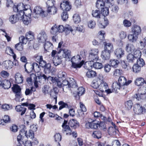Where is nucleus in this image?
I'll return each instance as SVG.
<instances>
[{
  "mask_svg": "<svg viewBox=\"0 0 146 146\" xmlns=\"http://www.w3.org/2000/svg\"><path fill=\"white\" fill-rule=\"evenodd\" d=\"M9 20L12 23L14 24L19 21V18L16 14H14L10 16Z\"/></svg>",
  "mask_w": 146,
  "mask_h": 146,
  "instance_id": "obj_39",
  "label": "nucleus"
},
{
  "mask_svg": "<svg viewBox=\"0 0 146 146\" xmlns=\"http://www.w3.org/2000/svg\"><path fill=\"white\" fill-rule=\"evenodd\" d=\"M13 63L10 60H7L4 61L3 63V66L6 69H10L12 68Z\"/></svg>",
  "mask_w": 146,
  "mask_h": 146,
  "instance_id": "obj_30",
  "label": "nucleus"
},
{
  "mask_svg": "<svg viewBox=\"0 0 146 146\" xmlns=\"http://www.w3.org/2000/svg\"><path fill=\"white\" fill-rule=\"evenodd\" d=\"M11 84L10 82L8 80H5L3 82L2 87L4 89H8L10 88Z\"/></svg>",
  "mask_w": 146,
  "mask_h": 146,
  "instance_id": "obj_36",
  "label": "nucleus"
},
{
  "mask_svg": "<svg viewBox=\"0 0 146 146\" xmlns=\"http://www.w3.org/2000/svg\"><path fill=\"white\" fill-rule=\"evenodd\" d=\"M43 57L41 56H38L35 58V60L37 62H38L40 66L42 68L45 66L46 62L45 60H43Z\"/></svg>",
  "mask_w": 146,
  "mask_h": 146,
  "instance_id": "obj_14",
  "label": "nucleus"
},
{
  "mask_svg": "<svg viewBox=\"0 0 146 146\" xmlns=\"http://www.w3.org/2000/svg\"><path fill=\"white\" fill-rule=\"evenodd\" d=\"M69 109V113L70 115L72 116H74L75 115V112L73 107L70 105L68 108Z\"/></svg>",
  "mask_w": 146,
  "mask_h": 146,
  "instance_id": "obj_61",
  "label": "nucleus"
},
{
  "mask_svg": "<svg viewBox=\"0 0 146 146\" xmlns=\"http://www.w3.org/2000/svg\"><path fill=\"white\" fill-rule=\"evenodd\" d=\"M111 65L113 67L116 68L118 66L119 63V61L115 59H111L110 61Z\"/></svg>",
  "mask_w": 146,
  "mask_h": 146,
  "instance_id": "obj_57",
  "label": "nucleus"
},
{
  "mask_svg": "<svg viewBox=\"0 0 146 146\" xmlns=\"http://www.w3.org/2000/svg\"><path fill=\"white\" fill-rule=\"evenodd\" d=\"M67 121L64 120L62 125V131L64 133H66H66H70L72 131V130L70 128V126L67 125Z\"/></svg>",
  "mask_w": 146,
  "mask_h": 146,
  "instance_id": "obj_9",
  "label": "nucleus"
},
{
  "mask_svg": "<svg viewBox=\"0 0 146 146\" xmlns=\"http://www.w3.org/2000/svg\"><path fill=\"white\" fill-rule=\"evenodd\" d=\"M146 81L142 78H138L135 80V83L137 86L142 85L144 83H145Z\"/></svg>",
  "mask_w": 146,
  "mask_h": 146,
  "instance_id": "obj_33",
  "label": "nucleus"
},
{
  "mask_svg": "<svg viewBox=\"0 0 146 146\" xmlns=\"http://www.w3.org/2000/svg\"><path fill=\"white\" fill-rule=\"evenodd\" d=\"M131 31L132 33L138 36L141 33V30L140 26L137 25H135L132 27Z\"/></svg>",
  "mask_w": 146,
  "mask_h": 146,
  "instance_id": "obj_18",
  "label": "nucleus"
},
{
  "mask_svg": "<svg viewBox=\"0 0 146 146\" xmlns=\"http://www.w3.org/2000/svg\"><path fill=\"white\" fill-rule=\"evenodd\" d=\"M24 128L20 130L19 134L17 137V140L19 143H21V142L22 143H24L23 141V135H24V133H25V128L24 125L23 126Z\"/></svg>",
  "mask_w": 146,
  "mask_h": 146,
  "instance_id": "obj_15",
  "label": "nucleus"
},
{
  "mask_svg": "<svg viewBox=\"0 0 146 146\" xmlns=\"http://www.w3.org/2000/svg\"><path fill=\"white\" fill-rule=\"evenodd\" d=\"M23 44L21 42H19L15 45V48L17 50L19 51H22L23 49Z\"/></svg>",
  "mask_w": 146,
  "mask_h": 146,
  "instance_id": "obj_64",
  "label": "nucleus"
},
{
  "mask_svg": "<svg viewBox=\"0 0 146 146\" xmlns=\"http://www.w3.org/2000/svg\"><path fill=\"white\" fill-rule=\"evenodd\" d=\"M134 113L136 114L140 115L143 114L146 112V108L142 106L140 104H135L133 108Z\"/></svg>",
  "mask_w": 146,
  "mask_h": 146,
  "instance_id": "obj_4",
  "label": "nucleus"
},
{
  "mask_svg": "<svg viewBox=\"0 0 146 146\" xmlns=\"http://www.w3.org/2000/svg\"><path fill=\"white\" fill-rule=\"evenodd\" d=\"M12 89L13 92H15L16 94H18V93H21V88L19 86L17 85H14V86L12 88Z\"/></svg>",
  "mask_w": 146,
  "mask_h": 146,
  "instance_id": "obj_46",
  "label": "nucleus"
},
{
  "mask_svg": "<svg viewBox=\"0 0 146 146\" xmlns=\"http://www.w3.org/2000/svg\"><path fill=\"white\" fill-rule=\"evenodd\" d=\"M60 7L64 11H68L71 8V5L69 2L66 1H64L60 4Z\"/></svg>",
  "mask_w": 146,
  "mask_h": 146,
  "instance_id": "obj_11",
  "label": "nucleus"
},
{
  "mask_svg": "<svg viewBox=\"0 0 146 146\" xmlns=\"http://www.w3.org/2000/svg\"><path fill=\"white\" fill-rule=\"evenodd\" d=\"M54 83L55 84H56L57 85L59 88L63 87V90H64V87H66V88H72L71 87H68V84L66 85L64 84L63 83V81H62L61 80L58 79L57 78V80H56Z\"/></svg>",
  "mask_w": 146,
  "mask_h": 146,
  "instance_id": "obj_19",
  "label": "nucleus"
},
{
  "mask_svg": "<svg viewBox=\"0 0 146 146\" xmlns=\"http://www.w3.org/2000/svg\"><path fill=\"white\" fill-rule=\"evenodd\" d=\"M54 138L55 141L58 143L61 141L62 137L59 133H56L54 135Z\"/></svg>",
  "mask_w": 146,
  "mask_h": 146,
  "instance_id": "obj_63",
  "label": "nucleus"
},
{
  "mask_svg": "<svg viewBox=\"0 0 146 146\" xmlns=\"http://www.w3.org/2000/svg\"><path fill=\"white\" fill-rule=\"evenodd\" d=\"M25 36L27 41H30L34 39L35 34L33 32L29 31L26 33Z\"/></svg>",
  "mask_w": 146,
  "mask_h": 146,
  "instance_id": "obj_24",
  "label": "nucleus"
},
{
  "mask_svg": "<svg viewBox=\"0 0 146 146\" xmlns=\"http://www.w3.org/2000/svg\"><path fill=\"white\" fill-rule=\"evenodd\" d=\"M58 79L63 81L64 84H69L68 87H71L72 88H77L78 87L76 81L73 78H67V74L64 72L60 71L58 74Z\"/></svg>",
  "mask_w": 146,
  "mask_h": 146,
  "instance_id": "obj_1",
  "label": "nucleus"
},
{
  "mask_svg": "<svg viewBox=\"0 0 146 146\" xmlns=\"http://www.w3.org/2000/svg\"><path fill=\"white\" fill-rule=\"evenodd\" d=\"M64 31L66 35L68 34L70 32L74 34V31L72 28L69 25H66L64 27Z\"/></svg>",
  "mask_w": 146,
  "mask_h": 146,
  "instance_id": "obj_43",
  "label": "nucleus"
},
{
  "mask_svg": "<svg viewBox=\"0 0 146 146\" xmlns=\"http://www.w3.org/2000/svg\"><path fill=\"white\" fill-rule=\"evenodd\" d=\"M10 121L9 116L7 115H5L3 119H0V125H5L6 123L9 122Z\"/></svg>",
  "mask_w": 146,
  "mask_h": 146,
  "instance_id": "obj_27",
  "label": "nucleus"
},
{
  "mask_svg": "<svg viewBox=\"0 0 146 146\" xmlns=\"http://www.w3.org/2000/svg\"><path fill=\"white\" fill-rule=\"evenodd\" d=\"M85 92V90L84 88L82 87H80L77 90V94L76 96L77 97L78 96V98H79V97L84 94Z\"/></svg>",
  "mask_w": 146,
  "mask_h": 146,
  "instance_id": "obj_41",
  "label": "nucleus"
},
{
  "mask_svg": "<svg viewBox=\"0 0 146 146\" xmlns=\"http://www.w3.org/2000/svg\"><path fill=\"white\" fill-rule=\"evenodd\" d=\"M15 110L17 112H21V115H23L25 113L27 108H25L21 106V105H18L15 107Z\"/></svg>",
  "mask_w": 146,
  "mask_h": 146,
  "instance_id": "obj_23",
  "label": "nucleus"
},
{
  "mask_svg": "<svg viewBox=\"0 0 146 146\" xmlns=\"http://www.w3.org/2000/svg\"><path fill=\"white\" fill-rule=\"evenodd\" d=\"M104 50L111 52L113 50V44L111 43H107L106 42H104Z\"/></svg>",
  "mask_w": 146,
  "mask_h": 146,
  "instance_id": "obj_17",
  "label": "nucleus"
},
{
  "mask_svg": "<svg viewBox=\"0 0 146 146\" xmlns=\"http://www.w3.org/2000/svg\"><path fill=\"white\" fill-rule=\"evenodd\" d=\"M15 78L16 83L20 84L23 82V77L20 73H17L15 75Z\"/></svg>",
  "mask_w": 146,
  "mask_h": 146,
  "instance_id": "obj_22",
  "label": "nucleus"
},
{
  "mask_svg": "<svg viewBox=\"0 0 146 146\" xmlns=\"http://www.w3.org/2000/svg\"><path fill=\"white\" fill-rule=\"evenodd\" d=\"M114 53L116 57L119 59L124 55L125 51L121 48H117L115 50Z\"/></svg>",
  "mask_w": 146,
  "mask_h": 146,
  "instance_id": "obj_13",
  "label": "nucleus"
},
{
  "mask_svg": "<svg viewBox=\"0 0 146 146\" xmlns=\"http://www.w3.org/2000/svg\"><path fill=\"white\" fill-rule=\"evenodd\" d=\"M137 64L141 67H143L145 64V63L143 59L141 58H137Z\"/></svg>",
  "mask_w": 146,
  "mask_h": 146,
  "instance_id": "obj_50",
  "label": "nucleus"
},
{
  "mask_svg": "<svg viewBox=\"0 0 146 146\" xmlns=\"http://www.w3.org/2000/svg\"><path fill=\"white\" fill-rule=\"evenodd\" d=\"M24 134L27 138L33 139L34 136L33 131L32 130H30L28 132H27L25 129V133Z\"/></svg>",
  "mask_w": 146,
  "mask_h": 146,
  "instance_id": "obj_35",
  "label": "nucleus"
},
{
  "mask_svg": "<svg viewBox=\"0 0 146 146\" xmlns=\"http://www.w3.org/2000/svg\"><path fill=\"white\" fill-rule=\"evenodd\" d=\"M92 135L94 138L99 139L102 137V133L100 131H95L93 132Z\"/></svg>",
  "mask_w": 146,
  "mask_h": 146,
  "instance_id": "obj_37",
  "label": "nucleus"
},
{
  "mask_svg": "<svg viewBox=\"0 0 146 146\" xmlns=\"http://www.w3.org/2000/svg\"><path fill=\"white\" fill-rule=\"evenodd\" d=\"M98 59V55H95L90 54L89 56V60L93 62L94 61H97Z\"/></svg>",
  "mask_w": 146,
  "mask_h": 146,
  "instance_id": "obj_59",
  "label": "nucleus"
},
{
  "mask_svg": "<svg viewBox=\"0 0 146 146\" xmlns=\"http://www.w3.org/2000/svg\"><path fill=\"white\" fill-rule=\"evenodd\" d=\"M53 47L52 44L48 41L46 42L44 45L45 50L48 52H49L50 50H51Z\"/></svg>",
  "mask_w": 146,
  "mask_h": 146,
  "instance_id": "obj_32",
  "label": "nucleus"
},
{
  "mask_svg": "<svg viewBox=\"0 0 146 146\" xmlns=\"http://www.w3.org/2000/svg\"><path fill=\"white\" fill-rule=\"evenodd\" d=\"M49 88V86L47 85H44L43 87L42 88V91L44 95H45L48 93Z\"/></svg>",
  "mask_w": 146,
  "mask_h": 146,
  "instance_id": "obj_60",
  "label": "nucleus"
},
{
  "mask_svg": "<svg viewBox=\"0 0 146 146\" xmlns=\"http://www.w3.org/2000/svg\"><path fill=\"white\" fill-rule=\"evenodd\" d=\"M71 52L70 50L66 49L63 50V56L67 59H70L71 58Z\"/></svg>",
  "mask_w": 146,
  "mask_h": 146,
  "instance_id": "obj_38",
  "label": "nucleus"
},
{
  "mask_svg": "<svg viewBox=\"0 0 146 146\" xmlns=\"http://www.w3.org/2000/svg\"><path fill=\"white\" fill-rule=\"evenodd\" d=\"M35 89L33 87H31V89L27 88L25 92V94L26 95H31L32 94V91H35Z\"/></svg>",
  "mask_w": 146,
  "mask_h": 146,
  "instance_id": "obj_55",
  "label": "nucleus"
},
{
  "mask_svg": "<svg viewBox=\"0 0 146 146\" xmlns=\"http://www.w3.org/2000/svg\"><path fill=\"white\" fill-rule=\"evenodd\" d=\"M100 84L99 89L102 92H104L106 91V89L108 88V86L107 84L102 79Z\"/></svg>",
  "mask_w": 146,
  "mask_h": 146,
  "instance_id": "obj_16",
  "label": "nucleus"
},
{
  "mask_svg": "<svg viewBox=\"0 0 146 146\" xmlns=\"http://www.w3.org/2000/svg\"><path fill=\"white\" fill-rule=\"evenodd\" d=\"M92 15L93 17L97 19H99L101 16L100 11L97 10H93L92 12Z\"/></svg>",
  "mask_w": 146,
  "mask_h": 146,
  "instance_id": "obj_44",
  "label": "nucleus"
},
{
  "mask_svg": "<svg viewBox=\"0 0 146 146\" xmlns=\"http://www.w3.org/2000/svg\"><path fill=\"white\" fill-rule=\"evenodd\" d=\"M47 38V35L44 31H41L37 36V39L39 42L44 43L45 42Z\"/></svg>",
  "mask_w": 146,
  "mask_h": 146,
  "instance_id": "obj_8",
  "label": "nucleus"
},
{
  "mask_svg": "<svg viewBox=\"0 0 146 146\" xmlns=\"http://www.w3.org/2000/svg\"><path fill=\"white\" fill-rule=\"evenodd\" d=\"M101 13L104 16L108 15L109 13L108 8L106 7L104 8L101 10Z\"/></svg>",
  "mask_w": 146,
  "mask_h": 146,
  "instance_id": "obj_62",
  "label": "nucleus"
},
{
  "mask_svg": "<svg viewBox=\"0 0 146 146\" xmlns=\"http://www.w3.org/2000/svg\"><path fill=\"white\" fill-rule=\"evenodd\" d=\"M102 81V79L98 78L96 80H94L91 84V86L94 88H99L100 84Z\"/></svg>",
  "mask_w": 146,
  "mask_h": 146,
  "instance_id": "obj_21",
  "label": "nucleus"
},
{
  "mask_svg": "<svg viewBox=\"0 0 146 146\" xmlns=\"http://www.w3.org/2000/svg\"><path fill=\"white\" fill-rule=\"evenodd\" d=\"M133 103L131 100H129L127 101L125 103V107L126 109L129 110L133 106Z\"/></svg>",
  "mask_w": 146,
  "mask_h": 146,
  "instance_id": "obj_47",
  "label": "nucleus"
},
{
  "mask_svg": "<svg viewBox=\"0 0 146 146\" xmlns=\"http://www.w3.org/2000/svg\"><path fill=\"white\" fill-rule=\"evenodd\" d=\"M134 52V56L137 60V58H141V52L139 49L136 50Z\"/></svg>",
  "mask_w": 146,
  "mask_h": 146,
  "instance_id": "obj_51",
  "label": "nucleus"
},
{
  "mask_svg": "<svg viewBox=\"0 0 146 146\" xmlns=\"http://www.w3.org/2000/svg\"><path fill=\"white\" fill-rule=\"evenodd\" d=\"M96 74V72L93 70L88 71L86 73V75L88 78H92L95 77Z\"/></svg>",
  "mask_w": 146,
  "mask_h": 146,
  "instance_id": "obj_53",
  "label": "nucleus"
},
{
  "mask_svg": "<svg viewBox=\"0 0 146 146\" xmlns=\"http://www.w3.org/2000/svg\"><path fill=\"white\" fill-rule=\"evenodd\" d=\"M93 67L96 69H100L102 68L103 65L101 63L98 62H95L93 64Z\"/></svg>",
  "mask_w": 146,
  "mask_h": 146,
  "instance_id": "obj_56",
  "label": "nucleus"
},
{
  "mask_svg": "<svg viewBox=\"0 0 146 146\" xmlns=\"http://www.w3.org/2000/svg\"><path fill=\"white\" fill-rule=\"evenodd\" d=\"M57 92L53 90H51L50 92V96L52 97V98H53L54 99H55L56 102L57 101Z\"/></svg>",
  "mask_w": 146,
  "mask_h": 146,
  "instance_id": "obj_54",
  "label": "nucleus"
},
{
  "mask_svg": "<svg viewBox=\"0 0 146 146\" xmlns=\"http://www.w3.org/2000/svg\"><path fill=\"white\" fill-rule=\"evenodd\" d=\"M47 11L49 14L54 15L56 13L57 9L54 6L48 7H47Z\"/></svg>",
  "mask_w": 146,
  "mask_h": 146,
  "instance_id": "obj_31",
  "label": "nucleus"
},
{
  "mask_svg": "<svg viewBox=\"0 0 146 146\" xmlns=\"http://www.w3.org/2000/svg\"><path fill=\"white\" fill-rule=\"evenodd\" d=\"M113 88V91L115 92V93H118L119 90L120 94L123 96L125 95L128 92L126 86H119V88H118L117 89L114 88Z\"/></svg>",
  "mask_w": 146,
  "mask_h": 146,
  "instance_id": "obj_7",
  "label": "nucleus"
},
{
  "mask_svg": "<svg viewBox=\"0 0 146 146\" xmlns=\"http://www.w3.org/2000/svg\"><path fill=\"white\" fill-rule=\"evenodd\" d=\"M82 58L79 55L73 56L71 59L72 67L74 68H80L84 63L83 60H81Z\"/></svg>",
  "mask_w": 146,
  "mask_h": 146,
  "instance_id": "obj_2",
  "label": "nucleus"
},
{
  "mask_svg": "<svg viewBox=\"0 0 146 146\" xmlns=\"http://www.w3.org/2000/svg\"><path fill=\"white\" fill-rule=\"evenodd\" d=\"M108 4V6H109L110 8L111 9V11L114 13H117L119 9L118 6L115 5H113L114 2L113 1V4H111L110 3H106Z\"/></svg>",
  "mask_w": 146,
  "mask_h": 146,
  "instance_id": "obj_29",
  "label": "nucleus"
},
{
  "mask_svg": "<svg viewBox=\"0 0 146 146\" xmlns=\"http://www.w3.org/2000/svg\"><path fill=\"white\" fill-rule=\"evenodd\" d=\"M94 120L91 122L88 121L86 122L85 124V127L88 129H96L99 127H102L103 128H105L104 123H100V124L94 123L93 122Z\"/></svg>",
  "mask_w": 146,
  "mask_h": 146,
  "instance_id": "obj_5",
  "label": "nucleus"
},
{
  "mask_svg": "<svg viewBox=\"0 0 146 146\" xmlns=\"http://www.w3.org/2000/svg\"><path fill=\"white\" fill-rule=\"evenodd\" d=\"M126 78L124 76H121L119 78L118 82H115L113 83V88L117 89L119 86H126Z\"/></svg>",
  "mask_w": 146,
  "mask_h": 146,
  "instance_id": "obj_6",
  "label": "nucleus"
},
{
  "mask_svg": "<svg viewBox=\"0 0 146 146\" xmlns=\"http://www.w3.org/2000/svg\"><path fill=\"white\" fill-rule=\"evenodd\" d=\"M31 14L27 13L26 12H25V15L23 17L22 21L25 25H27L31 23Z\"/></svg>",
  "mask_w": 146,
  "mask_h": 146,
  "instance_id": "obj_12",
  "label": "nucleus"
},
{
  "mask_svg": "<svg viewBox=\"0 0 146 146\" xmlns=\"http://www.w3.org/2000/svg\"><path fill=\"white\" fill-rule=\"evenodd\" d=\"M34 14H36L37 16H36V17H38L37 16L38 15H40L42 17L44 16V11L42 10V9L41 7L40 6H36L35 7L34 10ZM35 18H36V17L33 16Z\"/></svg>",
  "mask_w": 146,
  "mask_h": 146,
  "instance_id": "obj_10",
  "label": "nucleus"
},
{
  "mask_svg": "<svg viewBox=\"0 0 146 146\" xmlns=\"http://www.w3.org/2000/svg\"><path fill=\"white\" fill-rule=\"evenodd\" d=\"M138 36L134 34H129L128 35V37L129 40L133 43L136 42L138 38Z\"/></svg>",
  "mask_w": 146,
  "mask_h": 146,
  "instance_id": "obj_25",
  "label": "nucleus"
},
{
  "mask_svg": "<svg viewBox=\"0 0 146 146\" xmlns=\"http://www.w3.org/2000/svg\"><path fill=\"white\" fill-rule=\"evenodd\" d=\"M33 70L35 72H38L40 70V68L38 64L36 63L33 64Z\"/></svg>",
  "mask_w": 146,
  "mask_h": 146,
  "instance_id": "obj_58",
  "label": "nucleus"
},
{
  "mask_svg": "<svg viewBox=\"0 0 146 146\" xmlns=\"http://www.w3.org/2000/svg\"><path fill=\"white\" fill-rule=\"evenodd\" d=\"M125 50L128 52H133L135 50V48L133 44H128L126 45Z\"/></svg>",
  "mask_w": 146,
  "mask_h": 146,
  "instance_id": "obj_28",
  "label": "nucleus"
},
{
  "mask_svg": "<svg viewBox=\"0 0 146 146\" xmlns=\"http://www.w3.org/2000/svg\"><path fill=\"white\" fill-rule=\"evenodd\" d=\"M50 33L53 35H55L58 33L57 27L56 25H54L51 28Z\"/></svg>",
  "mask_w": 146,
  "mask_h": 146,
  "instance_id": "obj_48",
  "label": "nucleus"
},
{
  "mask_svg": "<svg viewBox=\"0 0 146 146\" xmlns=\"http://www.w3.org/2000/svg\"><path fill=\"white\" fill-rule=\"evenodd\" d=\"M58 104L60 106L59 110H60L64 108H68L70 105H68L67 103H65L62 101H60L58 102Z\"/></svg>",
  "mask_w": 146,
  "mask_h": 146,
  "instance_id": "obj_42",
  "label": "nucleus"
},
{
  "mask_svg": "<svg viewBox=\"0 0 146 146\" xmlns=\"http://www.w3.org/2000/svg\"><path fill=\"white\" fill-rule=\"evenodd\" d=\"M68 124L71 127L74 129L79 126L78 122L76 120L74 119L69 121Z\"/></svg>",
  "mask_w": 146,
  "mask_h": 146,
  "instance_id": "obj_20",
  "label": "nucleus"
},
{
  "mask_svg": "<svg viewBox=\"0 0 146 146\" xmlns=\"http://www.w3.org/2000/svg\"><path fill=\"white\" fill-rule=\"evenodd\" d=\"M141 67L140 66L137 65V64H135L133 66L132 69H133V71L134 72L137 73L139 72L140 71Z\"/></svg>",
  "mask_w": 146,
  "mask_h": 146,
  "instance_id": "obj_52",
  "label": "nucleus"
},
{
  "mask_svg": "<svg viewBox=\"0 0 146 146\" xmlns=\"http://www.w3.org/2000/svg\"><path fill=\"white\" fill-rule=\"evenodd\" d=\"M61 50L60 49L58 52L56 50H53L51 52V56L53 57V59L49 60L51 62H52L55 66H57L61 64V60L60 58L58 55H56L57 54H59L61 52Z\"/></svg>",
  "mask_w": 146,
  "mask_h": 146,
  "instance_id": "obj_3",
  "label": "nucleus"
},
{
  "mask_svg": "<svg viewBox=\"0 0 146 146\" xmlns=\"http://www.w3.org/2000/svg\"><path fill=\"white\" fill-rule=\"evenodd\" d=\"M110 52L104 50L102 51L101 57L103 60H108L110 58Z\"/></svg>",
  "mask_w": 146,
  "mask_h": 146,
  "instance_id": "obj_26",
  "label": "nucleus"
},
{
  "mask_svg": "<svg viewBox=\"0 0 146 146\" xmlns=\"http://www.w3.org/2000/svg\"><path fill=\"white\" fill-rule=\"evenodd\" d=\"M27 64V63L24 65L25 71L28 73L31 72L33 70V64H28L27 65V69L26 67V66Z\"/></svg>",
  "mask_w": 146,
  "mask_h": 146,
  "instance_id": "obj_40",
  "label": "nucleus"
},
{
  "mask_svg": "<svg viewBox=\"0 0 146 146\" xmlns=\"http://www.w3.org/2000/svg\"><path fill=\"white\" fill-rule=\"evenodd\" d=\"M74 22L76 23H79L81 21L80 17L78 14H74L73 16Z\"/></svg>",
  "mask_w": 146,
  "mask_h": 146,
  "instance_id": "obj_49",
  "label": "nucleus"
},
{
  "mask_svg": "<svg viewBox=\"0 0 146 146\" xmlns=\"http://www.w3.org/2000/svg\"><path fill=\"white\" fill-rule=\"evenodd\" d=\"M127 60L128 62H134L136 60L134 55L131 54H129L127 56Z\"/></svg>",
  "mask_w": 146,
  "mask_h": 146,
  "instance_id": "obj_45",
  "label": "nucleus"
},
{
  "mask_svg": "<svg viewBox=\"0 0 146 146\" xmlns=\"http://www.w3.org/2000/svg\"><path fill=\"white\" fill-rule=\"evenodd\" d=\"M104 4L105 3L103 1L98 0L96 2V5L98 9L102 10L104 8Z\"/></svg>",
  "mask_w": 146,
  "mask_h": 146,
  "instance_id": "obj_34",
  "label": "nucleus"
}]
</instances>
